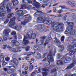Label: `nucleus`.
I'll use <instances>...</instances> for the list:
<instances>
[{"label": "nucleus", "instance_id": "f257e3e1", "mask_svg": "<svg viewBox=\"0 0 76 76\" xmlns=\"http://www.w3.org/2000/svg\"><path fill=\"white\" fill-rule=\"evenodd\" d=\"M36 11L37 12L34 14V16L35 17H37L40 16L39 17L37 18V19L40 22H42L44 23L48 24V25H50L51 23V22H52L51 20H47L46 18L42 16H41V15H42L43 14L42 12L39 11L37 10H36Z\"/></svg>", "mask_w": 76, "mask_h": 76}, {"label": "nucleus", "instance_id": "f03ea898", "mask_svg": "<svg viewBox=\"0 0 76 76\" xmlns=\"http://www.w3.org/2000/svg\"><path fill=\"white\" fill-rule=\"evenodd\" d=\"M36 38V34L32 33V31L29 30L28 31L26 36H24V39L23 40V43L25 45L29 42L28 39H35Z\"/></svg>", "mask_w": 76, "mask_h": 76}, {"label": "nucleus", "instance_id": "7ed1b4c3", "mask_svg": "<svg viewBox=\"0 0 76 76\" xmlns=\"http://www.w3.org/2000/svg\"><path fill=\"white\" fill-rule=\"evenodd\" d=\"M66 23H67L69 26L67 27L66 30L65 31V34H69L71 35H74L73 34V31H75L74 30V28L72 26H74V23H70L69 22H66Z\"/></svg>", "mask_w": 76, "mask_h": 76}, {"label": "nucleus", "instance_id": "20e7f679", "mask_svg": "<svg viewBox=\"0 0 76 76\" xmlns=\"http://www.w3.org/2000/svg\"><path fill=\"white\" fill-rule=\"evenodd\" d=\"M15 19H16L15 17H14L13 18L10 19L9 23V25L11 28H14L15 29L19 31L20 30V29L22 28V26H19L18 25H16L15 27H13L14 25H15Z\"/></svg>", "mask_w": 76, "mask_h": 76}, {"label": "nucleus", "instance_id": "39448f33", "mask_svg": "<svg viewBox=\"0 0 76 76\" xmlns=\"http://www.w3.org/2000/svg\"><path fill=\"white\" fill-rule=\"evenodd\" d=\"M52 25L53 30L55 31H59L60 29H62L64 28L63 26H62L60 28V26L64 25V24H63V23H58L54 21L52 23Z\"/></svg>", "mask_w": 76, "mask_h": 76}, {"label": "nucleus", "instance_id": "423d86ee", "mask_svg": "<svg viewBox=\"0 0 76 76\" xmlns=\"http://www.w3.org/2000/svg\"><path fill=\"white\" fill-rule=\"evenodd\" d=\"M5 6H7L8 7H11V9H13V7H12L13 6V4H12V3L8 4H6V3H5V2H3L1 4V7H0V10L2 11H3L6 9L5 7Z\"/></svg>", "mask_w": 76, "mask_h": 76}, {"label": "nucleus", "instance_id": "0eeeda50", "mask_svg": "<svg viewBox=\"0 0 76 76\" xmlns=\"http://www.w3.org/2000/svg\"><path fill=\"white\" fill-rule=\"evenodd\" d=\"M71 60L70 58L67 57L65 58H63L62 61H57V64L58 65H63L64 63H68L69 61Z\"/></svg>", "mask_w": 76, "mask_h": 76}, {"label": "nucleus", "instance_id": "6e6552de", "mask_svg": "<svg viewBox=\"0 0 76 76\" xmlns=\"http://www.w3.org/2000/svg\"><path fill=\"white\" fill-rule=\"evenodd\" d=\"M54 53H52L51 51H50L49 54L48 56V65L50 64V62L49 61H51V62H53L54 61V59L53 58V56H55V53H56V50H55L54 51Z\"/></svg>", "mask_w": 76, "mask_h": 76}, {"label": "nucleus", "instance_id": "1a4fd4ad", "mask_svg": "<svg viewBox=\"0 0 76 76\" xmlns=\"http://www.w3.org/2000/svg\"><path fill=\"white\" fill-rule=\"evenodd\" d=\"M10 32V30H5L3 32V34H5V35L4 37L3 38V39L4 41H7V38L9 35V33Z\"/></svg>", "mask_w": 76, "mask_h": 76}, {"label": "nucleus", "instance_id": "9d476101", "mask_svg": "<svg viewBox=\"0 0 76 76\" xmlns=\"http://www.w3.org/2000/svg\"><path fill=\"white\" fill-rule=\"evenodd\" d=\"M40 72H41V70L40 69V68H38V69H36L35 70V72H33L31 75V76H35L37 73H40Z\"/></svg>", "mask_w": 76, "mask_h": 76}, {"label": "nucleus", "instance_id": "9b49d317", "mask_svg": "<svg viewBox=\"0 0 76 76\" xmlns=\"http://www.w3.org/2000/svg\"><path fill=\"white\" fill-rule=\"evenodd\" d=\"M15 14L19 16H22V15H24V13L23 12V11L18 10L15 12Z\"/></svg>", "mask_w": 76, "mask_h": 76}, {"label": "nucleus", "instance_id": "f8f14e48", "mask_svg": "<svg viewBox=\"0 0 76 76\" xmlns=\"http://www.w3.org/2000/svg\"><path fill=\"white\" fill-rule=\"evenodd\" d=\"M7 14V12L6 11L1 12H0V19H3V16H6Z\"/></svg>", "mask_w": 76, "mask_h": 76}, {"label": "nucleus", "instance_id": "ddd939ff", "mask_svg": "<svg viewBox=\"0 0 76 76\" xmlns=\"http://www.w3.org/2000/svg\"><path fill=\"white\" fill-rule=\"evenodd\" d=\"M10 61L11 63L14 64L15 66H17V65L18 64V60L16 58H14L13 60Z\"/></svg>", "mask_w": 76, "mask_h": 76}, {"label": "nucleus", "instance_id": "4468645a", "mask_svg": "<svg viewBox=\"0 0 76 76\" xmlns=\"http://www.w3.org/2000/svg\"><path fill=\"white\" fill-rule=\"evenodd\" d=\"M45 27V26L43 24H39L37 25L34 26V28H37V29H42V28H44Z\"/></svg>", "mask_w": 76, "mask_h": 76}, {"label": "nucleus", "instance_id": "2eb2a0df", "mask_svg": "<svg viewBox=\"0 0 76 76\" xmlns=\"http://www.w3.org/2000/svg\"><path fill=\"white\" fill-rule=\"evenodd\" d=\"M76 64V61L73 60L72 64L70 65H69V66H68L66 68V69H72V67H73V66H74V64Z\"/></svg>", "mask_w": 76, "mask_h": 76}, {"label": "nucleus", "instance_id": "dca6fc26", "mask_svg": "<svg viewBox=\"0 0 76 76\" xmlns=\"http://www.w3.org/2000/svg\"><path fill=\"white\" fill-rule=\"evenodd\" d=\"M12 44H13V46L15 45V46H18L19 45V42H17L16 41L12 40Z\"/></svg>", "mask_w": 76, "mask_h": 76}, {"label": "nucleus", "instance_id": "f3484780", "mask_svg": "<svg viewBox=\"0 0 76 76\" xmlns=\"http://www.w3.org/2000/svg\"><path fill=\"white\" fill-rule=\"evenodd\" d=\"M12 2L13 4V6H15L17 4L19 3V1L18 0H12Z\"/></svg>", "mask_w": 76, "mask_h": 76}, {"label": "nucleus", "instance_id": "a211bd4d", "mask_svg": "<svg viewBox=\"0 0 76 76\" xmlns=\"http://www.w3.org/2000/svg\"><path fill=\"white\" fill-rule=\"evenodd\" d=\"M75 45L74 44L73 45H69L67 48V50L68 51H70V50H72V48H73L74 46Z\"/></svg>", "mask_w": 76, "mask_h": 76}, {"label": "nucleus", "instance_id": "6ab92c4d", "mask_svg": "<svg viewBox=\"0 0 76 76\" xmlns=\"http://www.w3.org/2000/svg\"><path fill=\"white\" fill-rule=\"evenodd\" d=\"M58 47H59V48H60V50L58 49V51H59V52H61V51H63V50H64V46H63V45H61L58 46Z\"/></svg>", "mask_w": 76, "mask_h": 76}, {"label": "nucleus", "instance_id": "aec40b11", "mask_svg": "<svg viewBox=\"0 0 76 76\" xmlns=\"http://www.w3.org/2000/svg\"><path fill=\"white\" fill-rule=\"evenodd\" d=\"M33 1L34 2V3H34V5L37 8L39 7L40 4L39 3H38V2H37L35 0L34 1Z\"/></svg>", "mask_w": 76, "mask_h": 76}, {"label": "nucleus", "instance_id": "412c9836", "mask_svg": "<svg viewBox=\"0 0 76 76\" xmlns=\"http://www.w3.org/2000/svg\"><path fill=\"white\" fill-rule=\"evenodd\" d=\"M29 22V20L27 19H26L25 20L24 22H21V25H26V23H28V22Z\"/></svg>", "mask_w": 76, "mask_h": 76}, {"label": "nucleus", "instance_id": "4be33fe9", "mask_svg": "<svg viewBox=\"0 0 76 76\" xmlns=\"http://www.w3.org/2000/svg\"><path fill=\"white\" fill-rule=\"evenodd\" d=\"M37 56H36V58H37V59H39V58H41V55L39 53H37Z\"/></svg>", "mask_w": 76, "mask_h": 76}, {"label": "nucleus", "instance_id": "5701e85b", "mask_svg": "<svg viewBox=\"0 0 76 76\" xmlns=\"http://www.w3.org/2000/svg\"><path fill=\"white\" fill-rule=\"evenodd\" d=\"M68 3L69 4L71 5L72 7H76V5H75V3H72V2H70V1H69L68 2Z\"/></svg>", "mask_w": 76, "mask_h": 76}, {"label": "nucleus", "instance_id": "b1692460", "mask_svg": "<svg viewBox=\"0 0 76 76\" xmlns=\"http://www.w3.org/2000/svg\"><path fill=\"white\" fill-rule=\"evenodd\" d=\"M12 50L14 53H18V52H20V51H21V50H18L15 48L12 49Z\"/></svg>", "mask_w": 76, "mask_h": 76}, {"label": "nucleus", "instance_id": "393cba45", "mask_svg": "<svg viewBox=\"0 0 76 76\" xmlns=\"http://www.w3.org/2000/svg\"><path fill=\"white\" fill-rule=\"evenodd\" d=\"M13 15H14V14L13 13L9 14L7 15V18H11L13 16Z\"/></svg>", "mask_w": 76, "mask_h": 76}, {"label": "nucleus", "instance_id": "a878e982", "mask_svg": "<svg viewBox=\"0 0 76 76\" xmlns=\"http://www.w3.org/2000/svg\"><path fill=\"white\" fill-rule=\"evenodd\" d=\"M33 49L34 50H39L40 48L38 46H34L33 47Z\"/></svg>", "mask_w": 76, "mask_h": 76}, {"label": "nucleus", "instance_id": "bb28decb", "mask_svg": "<svg viewBox=\"0 0 76 76\" xmlns=\"http://www.w3.org/2000/svg\"><path fill=\"white\" fill-rule=\"evenodd\" d=\"M11 35H14L15 37L14 38L15 39H16L17 38L16 37V31H13L11 33Z\"/></svg>", "mask_w": 76, "mask_h": 76}, {"label": "nucleus", "instance_id": "cd10ccee", "mask_svg": "<svg viewBox=\"0 0 76 76\" xmlns=\"http://www.w3.org/2000/svg\"><path fill=\"white\" fill-rule=\"evenodd\" d=\"M5 7H6V8L7 10V13H10V12H11V10L9 9V8L8 7H7L6 6H5Z\"/></svg>", "mask_w": 76, "mask_h": 76}, {"label": "nucleus", "instance_id": "c85d7f7f", "mask_svg": "<svg viewBox=\"0 0 76 76\" xmlns=\"http://www.w3.org/2000/svg\"><path fill=\"white\" fill-rule=\"evenodd\" d=\"M55 42H56V43H57V45H60V41L57 40V39L56 38H55Z\"/></svg>", "mask_w": 76, "mask_h": 76}, {"label": "nucleus", "instance_id": "c756f323", "mask_svg": "<svg viewBox=\"0 0 76 76\" xmlns=\"http://www.w3.org/2000/svg\"><path fill=\"white\" fill-rule=\"evenodd\" d=\"M58 68H56L55 69H53L51 70V73H53L55 72L56 71H57L58 70Z\"/></svg>", "mask_w": 76, "mask_h": 76}, {"label": "nucleus", "instance_id": "7c9ffc66", "mask_svg": "<svg viewBox=\"0 0 76 76\" xmlns=\"http://www.w3.org/2000/svg\"><path fill=\"white\" fill-rule=\"evenodd\" d=\"M21 7L22 9H25L26 8V5L25 4H22L21 5Z\"/></svg>", "mask_w": 76, "mask_h": 76}, {"label": "nucleus", "instance_id": "2f4dec72", "mask_svg": "<svg viewBox=\"0 0 76 76\" xmlns=\"http://www.w3.org/2000/svg\"><path fill=\"white\" fill-rule=\"evenodd\" d=\"M76 75L75 74H72L71 75H70L69 74H66L65 75V76H75Z\"/></svg>", "mask_w": 76, "mask_h": 76}, {"label": "nucleus", "instance_id": "473e14b6", "mask_svg": "<svg viewBox=\"0 0 76 76\" xmlns=\"http://www.w3.org/2000/svg\"><path fill=\"white\" fill-rule=\"evenodd\" d=\"M46 6H49V7H50L51 6V3H48L45 4Z\"/></svg>", "mask_w": 76, "mask_h": 76}, {"label": "nucleus", "instance_id": "72a5a7b5", "mask_svg": "<svg viewBox=\"0 0 76 76\" xmlns=\"http://www.w3.org/2000/svg\"><path fill=\"white\" fill-rule=\"evenodd\" d=\"M25 17L26 18H30L31 17V16H30V15L27 14V15H24Z\"/></svg>", "mask_w": 76, "mask_h": 76}, {"label": "nucleus", "instance_id": "f704fd0d", "mask_svg": "<svg viewBox=\"0 0 76 76\" xmlns=\"http://www.w3.org/2000/svg\"><path fill=\"white\" fill-rule=\"evenodd\" d=\"M44 42V40H41L39 41V45H42Z\"/></svg>", "mask_w": 76, "mask_h": 76}, {"label": "nucleus", "instance_id": "c9c22d12", "mask_svg": "<svg viewBox=\"0 0 76 76\" xmlns=\"http://www.w3.org/2000/svg\"><path fill=\"white\" fill-rule=\"evenodd\" d=\"M10 60V58L9 57H6L5 58V60L6 61H8Z\"/></svg>", "mask_w": 76, "mask_h": 76}, {"label": "nucleus", "instance_id": "e433bc0d", "mask_svg": "<svg viewBox=\"0 0 76 76\" xmlns=\"http://www.w3.org/2000/svg\"><path fill=\"white\" fill-rule=\"evenodd\" d=\"M69 53L71 56H72V55H73V54H75V53L73 50H72L71 51H70Z\"/></svg>", "mask_w": 76, "mask_h": 76}, {"label": "nucleus", "instance_id": "4c0bfd02", "mask_svg": "<svg viewBox=\"0 0 76 76\" xmlns=\"http://www.w3.org/2000/svg\"><path fill=\"white\" fill-rule=\"evenodd\" d=\"M30 48V47H29V46H28V47H27L25 49L26 51H28Z\"/></svg>", "mask_w": 76, "mask_h": 76}, {"label": "nucleus", "instance_id": "58836bf2", "mask_svg": "<svg viewBox=\"0 0 76 76\" xmlns=\"http://www.w3.org/2000/svg\"><path fill=\"white\" fill-rule=\"evenodd\" d=\"M22 73L23 75H26L28 73V71H25L24 72V71H23L22 72Z\"/></svg>", "mask_w": 76, "mask_h": 76}, {"label": "nucleus", "instance_id": "ea45409f", "mask_svg": "<svg viewBox=\"0 0 76 76\" xmlns=\"http://www.w3.org/2000/svg\"><path fill=\"white\" fill-rule=\"evenodd\" d=\"M1 63H2V66H5L7 64V63L5 62V61H3L2 62H1Z\"/></svg>", "mask_w": 76, "mask_h": 76}, {"label": "nucleus", "instance_id": "a19ab883", "mask_svg": "<svg viewBox=\"0 0 76 76\" xmlns=\"http://www.w3.org/2000/svg\"><path fill=\"white\" fill-rule=\"evenodd\" d=\"M9 22V19H6L4 22V23H5V24H6V23H7L8 22Z\"/></svg>", "mask_w": 76, "mask_h": 76}, {"label": "nucleus", "instance_id": "79ce46f5", "mask_svg": "<svg viewBox=\"0 0 76 76\" xmlns=\"http://www.w3.org/2000/svg\"><path fill=\"white\" fill-rule=\"evenodd\" d=\"M43 76H46L48 74L46 72H43L42 73Z\"/></svg>", "mask_w": 76, "mask_h": 76}, {"label": "nucleus", "instance_id": "37998d69", "mask_svg": "<svg viewBox=\"0 0 76 76\" xmlns=\"http://www.w3.org/2000/svg\"><path fill=\"white\" fill-rule=\"evenodd\" d=\"M49 42H50L49 41L47 40L45 43V45H46L48 44Z\"/></svg>", "mask_w": 76, "mask_h": 76}, {"label": "nucleus", "instance_id": "c03bdc74", "mask_svg": "<svg viewBox=\"0 0 76 76\" xmlns=\"http://www.w3.org/2000/svg\"><path fill=\"white\" fill-rule=\"evenodd\" d=\"M63 12V10H62L58 11V13H61Z\"/></svg>", "mask_w": 76, "mask_h": 76}, {"label": "nucleus", "instance_id": "a18cd8bd", "mask_svg": "<svg viewBox=\"0 0 76 76\" xmlns=\"http://www.w3.org/2000/svg\"><path fill=\"white\" fill-rule=\"evenodd\" d=\"M33 68H34V67H33V65H31L29 67L30 69L31 70H32L33 69Z\"/></svg>", "mask_w": 76, "mask_h": 76}, {"label": "nucleus", "instance_id": "49530a36", "mask_svg": "<svg viewBox=\"0 0 76 76\" xmlns=\"http://www.w3.org/2000/svg\"><path fill=\"white\" fill-rule=\"evenodd\" d=\"M61 41H64V37L63 36L61 38Z\"/></svg>", "mask_w": 76, "mask_h": 76}, {"label": "nucleus", "instance_id": "de8ad7c7", "mask_svg": "<svg viewBox=\"0 0 76 76\" xmlns=\"http://www.w3.org/2000/svg\"><path fill=\"white\" fill-rule=\"evenodd\" d=\"M53 12H56L57 11V10H56V8L53 7Z\"/></svg>", "mask_w": 76, "mask_h": 76}, {"label": "nucleus", "instance_id": "09e8293b", "mask_svg": "<svg viewBox=\"0 0 76 76\" xmlns=\"http://www.w3.org/2000/svg\"><path fill=\"white\" fill-rule=\"evenodd\" d=\"M1 43H3V39L0 37V43L1 44Z\"/></svg>", "mask_w": 76, "mask_h": 76}, {"label": "nucleus", "instance_id": "8fccbe9b", "mask_svg": "<svg viewBox=\"0 0 76 76\" xmlns=\"http://www.w3.org/2000/svg\"><path fill=\"white\" fill-rule=\"evenodd\" d=\"M63 16V15H62V14H60V15H57L56 16H57V17H62V16Z\"/></svg>", "mask_w": 76, "mask_h": 76}, {"label": "nucleus", "instance_id": "3c124183", "mask_svg": "<svg viewBox=\"0 0 76 76\" xmlns=\"http://www.w3.org/2000/svg\"><path fill=\"white\" fill-rule=\"evenodd\" d=\"M60 7H61L62 9H65V7L64 6H60Z\"/></svg>", "mask_w": 76, "mask_h": 76}, {"label": "nucleus", "instance_id": "603ef678", "mask_svg": "<svg viewBox=\"0 0 76 76\" xmlns=\"http://www.w3.org/2000/svg\"><path fill=\"white\" fill-rule=\"evenodd\" d=\"M43 2L44 3H46L48 2V1L47 0H44L43 1Z\"/></svg>", "mask_w": 76, "mask_h": 76}, {"label": "nucleus", "instance_id": "864d4df0", "mask_svg": "<svg viewBox=\"0 0 76 76\" xmlns=\"http://www.w3.org/2000/svg\"><path fill=\"white\" fill-rule=\"evenodd\" d=\"M50 16H52V17H54V18H56L57 17L56 16L54 15H50Z\"/></svg>", "mask_w": 76, "mask_h": 76}, {"label": "nucleus", "instance_id": "5fc2aeb1", "mask_svg": "<svg viewBox=\"0 0 76 76\" xmlns=\"http://www.w3.org/2000/svg\"><path fill=\"white\" fill-rule=\"evenodd\" d=\"M11 72H12V71L9 70L7 72V73H8V74H10V73H12Z\"/></svg>", "mask_w": 76, "mask_h": 76}, {"label": "nucleus", "instance_id": "6e6d98bb", "mask_svg": "<svg viewBox=\"0 0 76 76\" xmlns=\"http://www.w3.org/2000/svg\"><path fill=\"white\" fill-rule=\"evenodd\" d=\"M7 45H4V47L3 48V49H6V47H7Z\"/></svg>", "mask_w": 76, "mask_h": 76}, {"label": "nucleus", "instance_id": "4d7b16f0", "mask_svg": "<svg viewBox=\"0 0 76 76\" xmlns=\"http://www.w3.org/2000/svg\"><path fill=\"white\" fill-rule=\"evenodd\" d=\"M45 37L44 36V37H41V39H45Z\"/></svg>", "mask_w": 76, "mask_h": 76}, {"label": "nucleus", "instance_id": "13d9d810", "mask_svg": "<svg viewBox=\"0 0 76 76\" xmlns=\"http://www.w3.org/2000/svg\"><path fill=\"white\" fill-rule=\"evenodd\" d=\"M56 66V65H53L52 64L50 66V67H55Z\"/></svg>", "mask_w": 76, "mask_h": 76}, {"label": "nucleus", "instance_id": "bf43d9fd", "mask_svg": "<svg viewBox=\"0 0 76 76\" xmlns=\"http://www.w3.org/2000/svg\"><path fill=\"white\" fill-rule=\"evenodd\" d=\"M42 71H44L45 72H46L47 71V69L46 68H44L43 69H42Z\"/></svg>", "mask_w": 76, "mask_h": 76}, {"label": "nucleus", "instance_id": "052dcab7", "mask_svg": "<svg viewBox=\"0 0 76 76\" xmlns=\"http://www.w3.org/2000/svg\"><path fill=\"white\" fill-rule=\"evenodd\" d=\"M45 4H43L42 6L41 7L43 8H45Z\"/></svg>", "mask_w": 76, "mask_h": 76}, {"label": "nucleus", "instance_id": "680f3d73", "mask_svg": "<svg viewBox=\"0 0 76 76\" xmlns=\"http://www.w3.org/2000/svg\"><path fill=\"white\" fill-rule=\"evenodd\" d=\"M48 39H50V40L51 39H52L51 38V36H48Z\"/></svg>", "mask_w": 76, "mask_h": 76}, {"label": "nucleus", "instance_id": "e2e57ef3", "mask_svg": "<svg viewBox=\"0 0 76 76\" xmlns=\"http://www.w3.org/2000/svg\"><path fill=\"white\" fill-rule=\"evenodd\" d=\"M52 12V10H50V11H48L47 13H51Z\"/></svg>", "mask_w": 76, "mask_h": 76}, {"label": "nucleus", "instance_id": "0e129e2a", "mask_svg": "<svg viewBox=\"0 0 76 76\" xmlns=\"http://www.w3.org/2000/svg\"><path fill=\"white\" fill-rule=\"evenodd\" d=\"M66 17H67L66 16H64V20H66Z\"/></svg>", "mask_w": 76, "mask_h": 76}, {"label": "nucleus", "instance_id": "69168bd1", "mask_svg": "<svg viewBox=\"0 0 76 76\" xmlns=\"http://www.w3.org/2000/svg\"><path fill=\"white\" fill-rule=\"evenodd\" d=\"M4 71H5V72H6V71H7V69L6 68H4Z\"/></svg>", "mask_w": 76, "mask_h": 76}, {"label": "nucleus", "instance_id": "338daca9", "mask_svg": "<svg viewBox=\"0 0 76 76\" xmlns=\"http://www.w3.org/2000/svg\"><path fill=\"white\" fill-rule=\"evenodd\" d=\"M25 59L26 60H29V57L26 58Z\"/></svg>", "mask_w": 76, "mask_h": 76}, {"label": "nucleus", "instance_id": "774afa93", "mask_svg": "<svg viewBox=\"0 0 76 76\" xmlns=\"http://www.w3.org/2000/svg\"><path fill=\"white\" fill-rule=\"evenodd\" d=\"M25 69L26 70H27L28 69V67H26L25 68Z\"/></svg>", "mask_w": 76, "mask_h": 76}]
</instances>
